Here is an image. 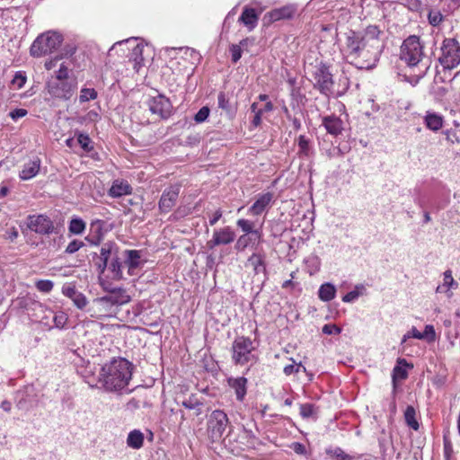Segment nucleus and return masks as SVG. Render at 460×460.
<instances>
[{
  "label": "nucleus",
  "mask_w": 460,
  "mask_h": 460,
  "mask_svg": "<svg viewBox=\"0 0 460 460\" xmlns=\"http://www.w3.org/2000/svg\"><path fill=\"white\" fill-rule=\"evenodd\" d=\"M34 392L33 386H26L23 390L17 392L16 406L20 410H29L34 402L32 394Z\"/></svg>",
  "instance_id": "obj_22"
},
{
  "label": "nucleus",
  "mask_w": 460,
  "mask_h": 460,
  "mask_svg": "<svg viewBox=\"0 0 460 460\" xmlns=\"http://www.w3.org/2000/svg\"><path fill=\"white\" fill-rule=\"evenodd\" d=\"M422 340L432 342L436 339L435 329L432 325H426L424 332H421Z\"/></svg>",
  "instance_id": "obj_55"
},
{
  "label": "nucleus",
  "mask_w": 460,
  "mask_h": 460,
  "mask_svg": "<svg viewBox=\"0 0 460 460\" xmlns=\"http://www.w3.org/2000/svg\"><path fill=\"white\" fill-rule=\"evenodd\" d=\"M26 115L27 111L25 109H15L10 112V117L14 120L20 118H23Z\"/></svg>",
  "instance_id": "obj_63"
},
{
  "label": "nucleus",
  "mask_w": 460,
  "mask_h": 460,
  "mask_svg": "<svg viewBox=\"0 0 460 460\" xmlns=\"http://www.w3.org/2000/svg\"><path fill=\"white\" fill-rule=\"evenodd\" d=\"M84 246V243L83 241L75 239L71 241L66 246L65 252L68 254H73L79 251L82 247Z\"/></svg>",
  "instance_id": "obj_51"
},
{
  "label": "nucleus",
  "mask_w": 460,
  "mask_h": 460,
  "mask_svg": "<svg viewBox=\"0 0 460 460\" xmlns=\"http://www.w3.org/2000/svg\"><path fill=\"white\" fill-rule=\"evenodd\" d=\"M258 20L259 17L255 9L249 7H244L241 16L239 17V22L245 25L250 31L257 26Z\"/></svg>",
  "instance_id": "obj_27"
},
{
  "label": "nucleus",
  "mask_w": 460,
  "mask_h": 460,
  "mask_svg": "<svg viewBox=\"0 0 460 460\" xmlns=\"http://www.w3.org/2000/svg\"><path fill=\"white\" fill-rule=\"evenodd\" d=\"M314 414V405L312 403L300 404V415L303 419H308Z\"/></svg>",
  "instance_id": "obj_50"
},
{
  "label": "nucleus",
  "mask_w": 460,
  "mask_h": 460,
  "mask_svg": "<svg viewBox=\"0 0 460 460\" xmlns=\"http://www.w3.org/2000/svg\"><path fill=\"white\" fill-rule=\"evenodd\" d=\"M272 199L273 194L271 192L260 194L255 202L249 208L248 212L253 216L261 215L270 206Z\"/></svg>",
  "instance_id": "obj_20"
},
{
  "label": "nucleus",
  "mask_w": 460,
  "mask_h": 460,
  "mask_svg": "<svg viewBox=\"0 0 460 460\" xmlns=\"http://www.w3.org/2000/svg\"><path fill=\"white\" fill-rule=\"evenodd\" d=\"M144 434L139 429L131 430L127 438V445L133 449H139L144 444Z\"/></svg>",
  "instance_id": "obj_31"
},
{
  "label": "nucleus",
  "mask_w": 460,
  "mask_h": 460,
  "mask_svg": "<svg viewBox=\"0 0 460 460\" xmlns=\"http://www.w3.org/2000/svg\"><path fill=\"white\" fill-rule=\"evenodd\" d=\"M336 296V288L333 284L326 282L320 286L318 296L323 302L332 301Z\"/></svg>",
  "instance_id": "obj_32"
},
{
  "label": "nucleus",
  "mask_w": 460,
  "mask_h": 460,
  "mask_svg": "<svg viewBox=\"0 0 460 460\" xmlns=\"http://www.w3.org/2000/svg\"><path fill=\"white\" fill-rule=\"evenodd\" d=\"M180 186L172 185L166 188L158 203L159 209L162 213H168L175 206L180 194Z\"/></svg>",
  "instance_id": "obj_14"
},
{
  "label": "nucleus",
  "mask_w": 460,
  "mask_h": 460,
  "mask_svg": "<svg viewBox=\"0 0 460 460\" xmlns=\"http://www.w3.org/2000/svg\"><path fill=\"white\" fill-rule=\"evenodd\" d=\"M35 287L42 293H49L53 289L54 283L49 279H40L35 283Z\"/></svg>",
  "instance_id": "obj_44"
},
{
  "label": "nucleus",
  "mask_w": 460,
  "mask_h": 460,
  "mask_svg": "<svg viewBox=\"0 0 460 460\" xmlns=\"http://www.w3.org/2000/svg\"><path fill=\"white\" fill-rule=\"evenodd\" d=\"M247 40H243L239 45H232L230 47V52L232 57V61L234 63H237L242 57V49L241 46H243L246 43Z\"/></svg>",
  "instance_id": "obj_45"
},
{
  "label": "nucleus",
  "mask_w": 460,
  "mask_h": 460,
  "mask_svg": "<svg viewBox=\"0 0 460 460\" xmlns=\"http://www.w3.org/2000/svg\"><path fill=\"white\" fill-rule=\"evenodd\" d=\"M68 320V316L65 312H57L53 317V322L56 328L63 329Z\"/></svg>",
  "instance_id": "obj_43"
},
{
  "label": "nucleus",
  "mask_w": 460,
  "mask_h": 460,
  "mask_svg": "<svg viewBox=\"0 0 460 460\" xmlns=\"http://www.w3.org/2000/svg\"><path fill=\"white\" fill-rule=\"evenodd\" d=\"M236 225L239 228L242 229L244 234H249L251 232H252V228L254 227L253 222L244 218L238 219L236 221Z\"/></svg>",
  "instance_id": "obj_49"
},
{
  "label": "nucleus",
  "mask_w": 460,
  "mask_h": 460,
  "mask_svg": "<svg viewBox=\"0 0 460 460\" xmlns=\"http://www.w3.org/2000/svg\"><path fill=\"white\" fill-rule=\"evenodd\" d=\"M131 297L123 288H115L108 295L99 299L103 305H123L130 301Z\"/></svg>",
  "instance_id": "obj_15"
},
{
  "label": "nucleus",
  "mask_w": 460,
  "mask_h": 460,
  "mask_svg": "<svg viewBox=\"0 0 460 460\" xmlns=\"http://www.w3.org/2000/svg\"><path fill=\"white\" fill-rule=\"evenodd\" d=\"M97 98V92L93 88H82L80 91V102H86Z\"/></svg>",
  "instance_id": "obj_41"
},
{
  "label": "nucleus",
  "mask_w": 460,
  "mask_h": 460,
  "mask_svg": "<svg viewBox=\"0 0 460 460\" xmlns=\"http://www.w3.org/2000/svg\"><path fill=\"white\" fill-rule=\"evenodd\" d=\"M443 283L437 287L436 292L444 293L447 298H451L453 296L452 289H456L458 288V283L454 279L450 270H446L443 273Z\"/></svg>",
  "instance_id": "obj_21"
},
{
  "label": "nucleus",
  "mask_w": 460,
  "mask_h": 460,
  "mask_svg": "<svg viewBox=\"0 0 460 460\" xmlns=\"http://www.w3.org/2000/svg\"><path fill=\"white\" fill-rule=\"evenodd\" d=\"M303 369L304 371H305V367H303L301 364H298V365H296V364H290V365H287L284 369H283V372L285 375L287 376H290L294 373H298L300 371V369Z\"/></svg>",
  "instance_id": "obj_58"
},
{
  "label": "nucleus",
  "mask_w": 460,
  "mask_h": 460,
  "mask_svg": "<svg viewBox=\"0 0 460 460\" xmlns=\"http://www.w3.org/2000/svg\"><path fill=\"white\" fill-rule=\"evenodd\" d=\"M423 58V46L418 36L412 35L404 40V61L407 70L404 69V81L412 85L418 84L424 75L425 67L420 66Z\"/></svg>",
  "instance_id": "obj_3"
},
{
  "label": "nucleus",
  "mask_w": 460,
  "mask_h": 460,
  "mask_svg": "<svg viewBox=\"0 0 460 460\" xmlns=\"http://www.w3.org/2000/svg\"><path fill=\"white\" fill-rule=\"evenodd\" d=\"M297 155L300 159H309L314 155V148L310 139L305 135H300L297 139Z\"/></svg>",
  "instance_id": "obj_24"
},
{
  "label": "nucleus",
  "mask_w": 460,
  "mask_h": 460,
  "mask_svg": "<svg viewBox=\"0 0 460 460\" xmlns=\"http://www.w3.org/2000/svg\"><path fill=\"white\" fill-rule=\"evenodd\" d=\"M247 383L248 380L244 376H231L227 378V385L232 390H234L235 398L238 402H243L246 396Z\"/></svg>",
  "instance_id": "obj_17"
},
{
  "label": "nucleus",
  "mask_w": 460,
  "mask_h": 460,
  "mask_svg": "<svg viewBox=\"0 0 460 460\" xmlns=\"http://www.w3.org/2000/svg\"><path fill=\"white\" fill-rule=\"evenodd\" d=\"M322 124L326 131L332 136H338L343 130V121L335 115L323 117Z\"/></svg>",
  "instance_id": "obj_23"
},
{
  "label": "nucleus",
  "mask_w": 460,
  "mask_h": 460,
  "mask_svg": "<svg viewBox=\"0 0 460 460\" xmlns=\"http://www.w3.org/2000/svg\"><path fill=\"white\" fill-rule=\"evenodd\" d=\"M232 361L236 366H253L259 361L256 347L251 338L237 336L231 347Z\"/></svg>",
  "instance_id": "obj_4"
},
{
  "label": "nucleus",
  "mask_w": 460,
  "mask_h": 460,
  "mask_svg": "<svg viewBox=\"0 0 460 460\" xmlns=\"http://www.w3.org/2000/svg\"><path fill=\"white\" fill-rule=\"evenodd\" d=\"M117 251V245L114 243L107 242L102 244L100 250L99 261L96 262L100 273H103L108 267V261L112 254Z\"/></svg>",
  "instance_id": "obj_18"
},
{
  "label": "nucleus",
  "mask_w": 460,
  "mask_h": 460,
  "mask_svg": "<svg viewBox=\"0 0 460 460\" xmlns=\"http://www.w3.org/2000/svg\"><path fill=\"white\" fill-rule=\"evenodd\" d=\"M290 448H292L294 450V452L296 453L297 455L304 456L306 454V448H305V445H303L300 442L292 443L290 446Z\"/></svg>",
  "instance_id": "obj_62"
},
{
  "label": "nucleus",
  "mask_w": 460,
  "mask_h": 460,
  "mask_svg": "<svg viewBox=\"0 0 460 460\" xmlns=\"http://www.w3.org/2000/svg\"><path fill=\"white\" fill-rule=\"evenodd\" d=\"M27 81L26 75L23 71H18L15 73L12 84L14 85L17 89H22Z\"/></svg>",
  "instance_id": "obj_46"
},
{
  "label": "nucleus",
  "mask_w": 460,
  "mask_h": 460,
  "mask_svg": "<svg viewBox=\"0 0 460 460\" xmlns=\"http://www.w3.org/2000/svg\"><path fill=\"white\" fill-rule=\"evenodd\" d=\"M171 107L172 106L170 101L162 95L154 97L149 101V110L151 112L157 114L162 118H166L169 116L171 112Z\"/></svg>",
  "instance_id": "obj_16"
},
{
  "label": "nucleus",
  "mask_w": 460,
  "mask_h": 460,
  "mask_svg": "<svg viewBox=\"0 0 460 460\" xmlns=\"http://www.w3.org/2000/svg\"><path fill=\"white\" fill-rule=\"evenodd\" d=\"M428 19L432 26H438L443 21V15L438 10H430L428 14Z\"/></svg>",
  "instance_id": "obj_48"
},
{
  "label": "nucleus",
  "mask_w": 460,
  "mask_h": 460,
  "mask_svg": "<svg viewBox=\"0 0 460 460\" xmlns=\"http://www.w3.org/2000/svg\"><path fill=\"white\" fill-rule=\"evenodd\" d=\"M424 122L429 129L432 131H438L442 128L444 119L440 114L437 112L427 111L424 117Z\"/></svg>",
  "instance_id": "obj_29"
},
{
  "label": "nucleus",
  "mask_w": 460,
  "mask_h": 460,
  "mask_svg": "<svg viewBox=\"0 0 460 460\" xmlns=\"http://www.w3.org/2000/svg\"><path fill=\"white\" fill-rule=\"evenodd\" d=\"M235 239V233L229 226L217 228L213 231L212 238L207 242V246L209 249H214L216 246L228 245Z\"/></svg>",
  "instance_id": "obj_12"
},
{
  "label": "nucleus",
  "mask_w": 460,
  "mask_h": 460,
  "mask_svg": "<svg viewBox=\"0 0 460 460\" xmlns=\"http://www.w3.org/2000/svg\"><path fill=\"white\" fill-rule=\"evenodd\" d=\"M81 374V376H83V378L84 379V381L91 386V387H97L98 385V380L96 381L93 376H92V373H93V370L92 368H90V370L88 371L86 368L83 371H80L79 372Z\"/></svg>",
  "instance_id": "obj_54"
},
{
  "label": "nucleus",
  "mask_w": 460,
  "mask_h": 460,
  "mask_svg": "<svg viewBox=\"0 0 460 460\" xmlns=\"http://www.w3.org/2000/svg\"><path fill=\"white\" fill-rule=\"evenodd\" d=\"M209 112L210 111L207 106L200 108L199 111L195 114V121L197 123L204 122L209 116Z\"/></svg>",
  "instance_id": "obj_56"
},
{
  "label": "nucleus",
  "mask_w": 460,
  "mask_h": 460,
  "mask_svg": "<svg viewBox=\"0 0 460 460\" xmlns=\"http://www.w3.org/2000/svg\"><path fill=\"white\" fill-rule=\"evenodd\" d=\"M71 300L73 301L74 305L79 309L84 308L88 303L85 296L79 291L76 292V294L75 295V296L72 297Z\"/></svg>",
  "instance_id": "obj_52"
},
{
  "label": "nucleus",
  "mask_w": 460,
  "mask_h": 460,
  "mask_svg": "<svg viewBox=\"0 0 460 460\" xmlns=\"http://www.w3.org/2000/svg\"><path fill=\"white\" fill-rule=\"evenodd\" d=\"M438 58L446 69H453L460 64V45L456 39H445L441 46Z\"/></svg>",
  "instance_id": "obj_6"
},
{
  "label": "nucleus",
  "mask_w": 460,
  "mask_h": 460,
  "mask_svg": "<svg viewBox=\"0 0 460 460\" xmlns=\"http://www.w3.org/2000/svg\"><path fill=\"white\" fill-rule=\"evenodd\" d=\"M133 365L123 358H113L102 367L98 382L110 392L121 391L132 377Z\"/></svg>",
  "instance_id": "obj_2"
},
{
  "label": "nucleus",
  "mask_w": 460,
  "mask_h": 460,
  "mask_svg": "<svg viewBox=\"0 0 460 460\" xmlns=\"http://www.w3.org/2000/svg\"><path fill=\"white\" fill-rule=\"evenodd\" d=\"M27 226L39 234H50L55 230L53 221L43 214L28 216Z\"/></svg>",
  "instance_id": "obj_10"
},
{
  "label": "nucleus",
  "mask_w": 460,
  "mask_h": 460,
  "mask_svg": "<svg viewBox=\"0 0 460 460\" xmlns=\"http://www.w3.org/2000/svg\"><path fill=\"white\" fill-rule=\"evenodd\" d=\"M137 38H130L125 40L119 41L113 45L111 48L114 49L116 46L127 45L128 46V49H131L129 54V62L133 65V69L136 72H139L140 68L144 66V58H143V49L144 46L141 43L137 42Z\"/></svg>",
  "instance_id": "obj_9"
},
{
  "label": "nucleus",
  "mask_w": 460,
  "mask_h": 460,
  "mask_svg": "<svg viewBox=\"0 0 460 460\" xmlns=\"http://www.w3.org/2000/svg\"><path fill=\"white\" fill-rule=\"evenodd\" d=\"M132 188L127 181L116 180L109 190V195L112 198H119L130 194Z\"/></svg>",
  "instance_id": "obj_28"
},
{
  "label": "nucleus",
  "mask_w": 460,
  "mask_h": 460,
  "mask_svg": "<svg viewBox=\"0 0 460 460\" xmlns=\"http://www.w3.org/2000/svg\"><path fill=\"white\" fill-rule=\"evenodd\" d=\"M85 229V223L81 218H73L68 226L69 233L81 234Z\"/></svg>",
  "instance_id": "obj_39"
},
{
  "label": "nucleus",
  "mask_w": 460,
  "mask_h": 460,
  "mask_svg": "<svg viewBox=\"0 0 460 460\" xmlns=\"http://www.w3.org/2000/svg\"><path fill=\"white\" fill-rule=\"evenodd\" d=\"M327 454L334 457L335 460H358L359 456H351L345 453L341 447L332 450H327Z\"/></svg>",
  "instance_id": "obj_38"
},
{
  "label": "nucleus",
  "mask_w": 460,
  "mask_h": 460,
  "mask_svg": "<svg viewBox=\"0 0 460 460\" xmlns=\"http://www.w3.org/2000/svg\"><path fill=\"white\" fill-rule=\"evenodd\" d=\"M123 265L128 269V274L134 276L142 269L146 261L142 259V252L138 250H125Z\"/></svg>",
  "instance_id": "obj_13"
},
{
  "label": "nucleus",
  "mask_w": 460,
  "mask_h": 460,
  "mask_svg": "<svg viewBox=\"0 0 460 460\" xmlns=\"http://www.w3.org/2000/svg\"><path fill=\"white\" fill-rule=\"evenodd\" d=\"M404 6H407L411 11L418 12L420 9L421 3L420 0H406Z\"/></svg>",
  "instance_id": "obj_61"
},
{
  "label": "nucleus",
  "mask_w": 460,
  "mask_h": 460,
  "mask_svg": "<svg viewBox=\"0 0 460 460\" xmlns=\"http://www.w3.org/2000/svg\"><path fill=\"white\" fill-rule=\"evenodd\" d=\"M420 416L415 408L411 405L407 406L404 411V422L409 428L413 430H418L420 428Z\"/></svg>",
  "instance_id": "obj_30"
},
{
  "label": "nucleus",
  "mask_w": 460,
  "mask_h": 460,
  "mask_svg": "<svg viewBox=\"0 0 460 460\" xmlns=\"http://www.w3.org/2000/svg\"><path fill=\"white\" fill-rule=\"evenodd\" d=\"M63 41L61 34L56 31H47L40 34L33 41L30 52L32 57L40 58L52 53Z\"/></svg>",
  "instance_id": "obj_5"
},
{
  "label": "nucleus",
  "mask_w": 460,
  "mask_h": 460,
  "mask_svg": "<svg viewBox=\"0 0 460 460\" xmlns=\"http://www.w3.org/2000/svg\"><path fill=\"white\" fill-rule=\"evenodd\" d=\"M323 154L328 157V158H332V157H335V156H339L341 155V149L338 148V147H331L329 149H326L323 151Z\"/></svg>",
  "instance_id": "obj_64"
},
{
  "label": "nucleus",
  "mask_w": 460,
  "mask_h": 460,
  "mask_svg": "<svg viewBox=\"0 0 460 460\" xmlns=\"http://www.w3.org/2000/svg\"><path fill=\"white\" fill-rule=\"evenodd\" d=\"M314 88L317 89L322 94L330 96L332 94L333 79L330 72L329 66L321 63L314 73Z\"/></svg>",
  "instance_id": "obj_8"
},
{
  "label": "nucleus",
  "mask_w": 460,
  "mask_h": 460,
  "mask_svg": "<svg viewBox=\"0 0 460 460\" xmlns=\"http://www.w3.org/2000/svg\"><path fill=\"white\" fill-rule=\"evenodd\" d=\"M367 294V288L363 284H358L355 286L354 289L347 293L342 297V302L344 303H354L358 299L359 296H365Z\"/></svg>",
  "instance_id": "obj_33"
},
{
  "label": "nucleus",
  "mask_w": 460,
  "mask_h": 460,
  "mask_svg": "<svg viewBox=\"0 0 460 460\" xmlns=\"http://www.w3.org/2000/svg\"><path fill=\"white\" fill-rule=\"evenodd\" d=\"M180 50L183 51L184 56L186 58H190L191 64H199V61L201 59V56L194 49L185 47V48H181Z\"/></svg>",
  "instance_id": "obj_42"
},
{
  "label": "nucleus",
  "mask_w": 460,
  "mask_h": 460,
  "mask_svg": "<svg viewBox=\"0 0 460 460\" xmlns=\"http://www.w3.org/2000/svg\"><path fill=\"white\" fill-rule=\"evenodd\" d=\"M252 236L248 234H243L238 239L234 245L235 250L243 251L251 243Z\"/></svg>",
  "instance_id": "obj_53"
},
{
  "label": "nucleus",
  "mask_w": 460,
  "mask_h": 460,
  "mask_svg": "<svg viewBox=\"0 0 460 460\" xmlns=\"http://www.w3.org/2000/svg\"><path fill=\"white\" fill-rule=\"evenodd\" d=\"M107 268L111 270L113 279L119 280L124 279L122 271L124 265L123 262L119 261V259L117 256L112 258L110 265H108Z\"/></svg>",
  "instance_id": "obj_35"
},
{
  "label": "nucleus",
  "mask_w": 460,
  "mask_h": 460,
  "mask_svg": "<svg viewBox=\"0 0 460 460\" xmlns=\"http://www.w3.org/2000/svg\"><path fill=\"white\" fill-rule=\"evenodd\" d=\"M305 262L306 267L308 268V271L310 275H313L319 271L321 266V260L316 255H310L305 260Z\"/></svg>",
  "instance_id": "obj_37"
},
{
  "label": "nucleus",
  "mask_w": 460,
  "mask_h": 460,
  "mask_svg": "<svg viewBox=\"0 0 460 460\" xmlns=\"http://www.w3.org/2000/svg\"><path fill=\"white\" fill-rule=\"evenodd\" d=\"M217 104L218 107L226 112L231 111V105L229 102V98L226 96V94L223 92H220L217 96Z\"/></svg>",
  "instance_id": "obj_47"
},
{
  "label": "nucleus",
  "mask_w": 460,
  "mask_h": 460,
  "mask_svg": "<svg viewBox=\"0 0 460 460\" xmlns=\"http://www.w3.org/2000/svg\"><path fill=\"white\" fill-rule=\"evenodd\" d=\"M77 291L78 290H76L75 286L71 283L65 284L62 287V294L70 299L75 296Z\"/></svg>",
  "instance_id": "obj_57"
},
{
  "label": "nucleus",
  "mask_w": 460,
  "mask_h": 460,
  "mask_svg": "<svg viewBox=\"0 0 460 460\" xmlns=\"http://www.w3.org/2000/svg\"><path fill=\"white\" fill-rule=\"evenodd\" d=\"M228 425L229 419L224 411H213L208 420V433L209 438L213 441L221 439Z\"/></svg>",
  "instance_id": "obj_7"
},
{
  "label": "nucleus",
  "mask_w": 460,
  "mask_h": 460,
  "mask_svg": "<svg viewBox=\"0 0 460 460\" xmlns=\"http://www.w3.org/2000/svg\"><path fill=\"white\" fill-rule=\"evenodd\" d=\"M68 78V68L65 64H61L56 72V80H66Z\"/></svg>",
  "instance_id": "obj_60"
},
{
  "label": "nucleus",
  "mask_w": 460,
  "mask_h": 460,
  "mask_svg": "<svg viewBox=\"0 0 460 460\" xmlns=\"http://www.w3.org/2000/svg\"><path fill=\"white\" fill-rule=\"evenodd\" d=\"M181 404L186 409L198 410L196 415H199L201 413L200 407L203 405V402L200 401L195 394H190L182 402Z\"/></svg>",
  "instance_id": "obj_36"
},
{
  "label": "nucleus",
  "mask_w": 460,
  "mask_h": 460,
  "mask_svg": "<svg viewBox=\"0 0 460 460\" xmlns=\"http://www.w3.org/2000/svg\"><path fill=\"white\" fill-rule=\"evenodd\" d=\"M296 8L294 5H286L278 9H274L268 13L266 16H269L270 22H277L282 19H289L296 13Z\"/></svg>",
  "instance_id": "obj_26"
},
{
  "label": "nucleus",
  "mask_w": 460,
  "mask_h": 460,
  "mask_svg": "<svg viewBox=\"0 0 460 460\" xmlns=\"http://www.w3.org/2000/svg\"><path fill=\"white\" fill-rule=\"evenodd\" d=\"M41 166V160L39 156H34L22 166L19 172L22 181H29L38 175Z\"/></svg>",
  "instance_id": "obj_19"
},
{
  "label": "nucleus",
  "mask_w": 460,
  "mask_h": 460,
  "mask_svg": "<svg viewBox=\"0 0 460 460\" xmlns=\"http://www.w3.org/2000/svg\"><path fill=\"white\" fill-rule=\"evenodd\" d=\"M246 267L252 268L254 275L265 274L266 265L264 256L260 253H252L247 260Z\"/></svg>",
  "instance_id": "obj_25"
},
{
  "label": "nucleus",
  "mask_w": 460,
  "mask_h": 460,
  "mask_svg": "<svg viewBox=\"0 0 460 460\" xmlns=\"http://www.w3.org/2000/svg\"><path fill=\"white\" fill-rule=\"evenodd\" d=\"M402 380V359L397 358L396 366L394 368L392 381L394 385V391L397 392L400 389L401 381Z\"/></svg>",
  "instance_id": "obj_34"
},
{
  "label": "nucleus",
  "mask_w": 460,
  "mask_h": 460,
  "mask_svg": "<svg viewBox=\"0 0 460 460\" xmlns=\"http://www.w3.org/2000/svg\"><path fill=\"white\" fill-rule=\"evenodd\" d=\"M380 33L376 25H370L361 32L350 31L346 37L344 47L349 62L361 69L375 66L383 49Z\"/></svg>",
  "instance_id": "obj_1"
},
{
  "label": "nucleus",
  "mask_w": 460,
  "mask_h": 460,
  "mask_svg": "<svg viewBox=\"0 0 460 460\" xmlns=\"http://www.w3.org/2000/svg\"><path fill=\"white\" fill-rule=\"evenodd\" d=\"M76 137L77 142L84 151L88 153L93 149V142L87 134L79 132L76 134Z\"/></svg>",
  "instance_id": "obj_40"
},
{
  "label": "nucleus",
  "mask_w": 460,
  "mask_h": 460,
  "mask_svg": "<svg viewBox=\"0 0 460 460\" xmlns=\"http://www.w3.org/2000/svg\"><path fill=\"white\" fill-rule=\"evenodd\" d=\"M49 93L55 98L69 100L76 90V83L55 80L48 84Z\"/></svg>",
  "instance_id": "obj_11"
},
{
  "label": "nucleus",
  "mask_w": 460,
  "mask_h": 460,
  "mask_svg": "<svg viewBox=\"0 0 460 460\" xmlns=\"http://www.w3.org/2000/svg\"><path fill=\"white\" fill-rule=\"evenodd\" d=\"M323 332L327 335L340 334L341 329L335 324H325L322 329Z\"/></svg>",
  "instance_id": "obj_59"
}]
</instances>
